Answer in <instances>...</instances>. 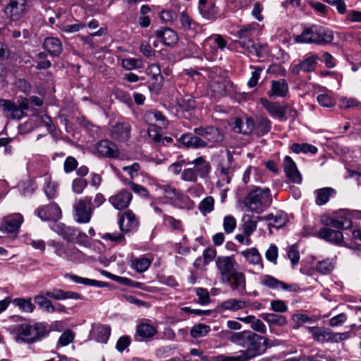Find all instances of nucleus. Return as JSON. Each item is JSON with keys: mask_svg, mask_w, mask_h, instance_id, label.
Segmentation results:
<instances>
[{"mask_svg": "<svg viewBox=\"0 0 361 361\" xmlns=\"http://www.w3.org/2000/svg\"><path fill=\"white\" fill-rule=\"evenodd\" d=\"M269 347V339L252 331L244 350L238 355H219L213 356L210 361H249L264 354Z\"/></svg>", "mask_w": 361, "mask_h": 361, "instance_id": "nucleus-1", "label": "nucleus"}, {"mask_svg": "<svg viewBox=\"0 0 361 361\" xmlns=\"http://www.w3.org/2000/svg\"><path fill=\"white\" fill-rule=\"evenodd\" d=\"M16 332L15 340L17 343L32 344L46 337L49 330L47 324L43 322L23 323L16 326Z\"/></svg>", "mask_w": 361, "mask_h": 361, "instance_id": "nucleus-2", "label": "nucleus"}, {"mask_svg": "<svg viewBox=\"0 0 361 361\" xmlns=\"http://www.w3.org/2000/svg\"><path fill=\"white\" fill-rule=\"evenodd\" d=\"M294 39L299 43L326 45L333 42L334 35V32L326 27L312 25L305 27L300 35L295 37Z\"/></svg>", "mask_w": 361, "mask_h": 361, "instance_id": "nucleus-3", "label": "nucleus"}, {"mask_svg": "<svg viewBox=\"0 0 361 361\" xmlns=\"http://www.w3.org/2000/svg\"><path fill=\"white\" fill-rule=\"evenodd\" d=\"M270 190L269 188H257L252 190L246 198V204L250 210L257 213L263 211L270 202Z\"/></svg>", "mask_w": 361, "mask_h": 361, "instance_id": "nucleus-4", "label": "nucleus"}, {"mask_svg": "<svg viewBox=\"0 0 361 361\" xmlns=\"http://www.w3.org/2000/svg\"><path fill=\"white\" fill-rule=\"evenodd\" d=\"M93 211L91 197L80 198L73 205V217L79 224H87L90 221Z\"/></svg>", "mask_w": 361, "mask_h": 361, "instance_id": "nucleus-5", "label": "nucleus"}, {"mask_svg": "<svg viewBox=\"0 0 361 361\" xmlns=\"http://www.w3.org/2000/svg\"><path fill=\"white\" fill-rule=\"evenodd\" d=\"M29 109V102L26 98H23L16 103L13 100H8L3 108V114L8 119L20 120L25 116V111Z\"/></svg>", "mask_w": 361, "mask_h": 361, "instance_id": "nucleus-6", "label": "nucleus"}, {"mask_svg": "<svg viewBox=\"0 0 361 361\" xmlns=\"http://www.w3.org/2000/svg\"><path fill=\"white\" fill-rule=\"evenodd\" d=\"M194 133L198 136L204 137L207 147H213L220 144L224 139L223 132L213 126H200L194 129Z\"/></svg>", "mask_w": 361, "mask_h": 361, "instance_id": "nucleus-7", "label": "nucleus"}, {"mask_svg": "<svg viewBox=\"0 0 361 361\" xmlns=\"http://www.w3.org/2000/svg\"><path fill=\"white\" fill-rule=\"evenodd\" d=\"M215 263L221 281H229V276L237 271L238 264L233 256H219Z\"/></svg>", "mask_w": 361, "mask_h": 361, "instance_id": "nucleus-8", "label": "nucleus"}, {"mask_svg": "<svg viewBox=\"0 0 361 361\" xmlns=\"http://www.w3.org/2000/svg\"><path fill=\"white\" fill-rule=\"evenodd\" d=\"M260 283L267 288L273 290H283L289 292H298L300 290L298 285L288 284L268 274L264 275L261 277Z\"/></svg>", "mask_w": 361, "mask_h": 361, "instance_id": "nucleus-9", "label": "nucleus"}, {"mask_svg": "<svg viewBox=\"0 0 361 361\" xmlns=\"http://www.w3.org/2000/svg\"><path fill=\"white\" fill-rule=\"evenodd\" d=\"M27 0H10L4 9L5 15L11 20L20 19L26 13Z\"/></svg>", "mask_w": 361, "mask_h": 361, "instance_id": "nucleus-10", "label": "nucleus"}, {"mask_svg": "<svg viewBox=\"0 0 361 361\" xmlns=\"http://www.w3.org/2000/svg\"><path fill=\"white\" fill-rule=\"evenodd\" d=\"M119 228L125 233L135 231L139 225L138 219L131 210H128L119 215Z\"/></svg>", "mask_w": 361, "mask_h": 361, "instance_id": "nucleus-11", "label": "nucleus"}, {"mask_svg": "<svg viewBox=\"0 0 361 361\" xmlns=\"http://www.w3.org/2000/svg\"><path fill=\"white\" fill-rule=\"evenodd\" d=\"M131 126L128 122H118L111 127V137L118 142H127L130 137Z\"/></svg>", "mask_w": 361, "mask_h": 361, "instance_id": "nucleus-12", "label": "nucleus"}, {"mask_svg": "<svg viewBox=\"0 0 361 361\" xmlns=\"http://www.w3.org/2000/svg\"><path fill=\"white\" fill-rule=\"evenodd\" d=\"M35 214L42 221H57L61 216V211L56 203H51L48 205L39 207L36 209Z\"/></svg>", "mask_w": 361, "mask_h": 361, "instance_id": "nucleus-13", "label": "nucleus"}, {"mask_svg": "<svg viewBox=\"0 0 361 361\" xmlns=\"http://www.w3.org/2000/svg\"><path fill=\"white\" fill-rule=\"evenodd\" d=\"M260 103L271 116L282 121L286 120V111L287 107L286 106H281L279 103L271 102L265 97L260 99Z\"/></svg>", "mask_w": 361, "mask_h": 361, "instance_id": "nucleus-14", "label": "nucleus"}, {"mask_svg": "<svg viewBox=\"0 0 361 361\" xmlns=\"http://www.w3.org/2000/svg\"><path fill=\"white\" fill-rule=\"evenodd\" d=\"M95 149L97 155L100 157L115 158L119 154L117 145L109 140L98 142L95 145Z\"/></svg>", "mask_w": 361, "mask_h": 361, "instance_id": "nucleus-15", "label": "nucleus"}, {"mask_svg": "<svg viewBox=\"0 0 361 361\" xmlns=\"http://www.w3.org/2000/svg\"><path fill=\"white\" fill-rule=\"evenodd\" d=\"M229 281H222L228 283L231 289L235 291L239 295H243L246 293V278L243 272L235 271L229 276Z\"/></svg>", "mask_w": 361, "mask_h": 361, "instance_id": "nucleus-16", "label": "nucleus"}, {"mask_svg": "<svg viewBox=\"0 0 361 361\" xmlns=\"http://www.w3.org/2000/svg\"><path fill=\"white\" fill-rule=\"evenodd\" d=\"M131 200L132 194L129 191L122 189L116 194L111 196L109 198V202L115 209L121 210L129 206Z\"/></svg>", "mask_w": 361, "mask_h": 361, "instance_id": "nucleus-17", "label": "nucleus"}, {"mask_svg": "<svg viewBox=\"0 0 361 361\" xmlns=\"http://www.w3.org/2000/svg\"><path fill=\"white\" fill-rule=\"evenodd\" d=\"M198 11L200 15L207 20H214L219 12L215 0H199Z\"/></svg>", "mask_w": 361, "mask_h": 361, "instance_id": "nucleus-18", "label": "nucleus"}, {"mask_svg": "<svg viewBox=\"0 0 361 361\" xmlns=\"http://www.w3.org/2000/svg\"><path fill=\"white\" fill-rule=\"evenodd\" d=\"M56 253L59 257L74 262H81L85 259L84 254L74 246L64 249L62 245H57Z\"/></svg>", "mask_w": 361, "mask_h": 361, "instance_id": "nucleus-19", "label": "nucleus"}, {"mask_svg": "<svg viewBox=\"0 0 361 361\" xmlns=\"http://www.w3.org/2000/svg\"><path fill=\"white\" fill-rule=\"evenodd\" d=\"M318 237L336 245H342L343 243L342 232L332 230L327 227H323L319 229Z\"/></svg>", "mask_w": 361, "mask_h": 361, "instance_id": "nucleus-20", "label": "nucleus"}, {"mask_svg": "<svg viewBox=\"0 0 361 361\" xmlns=\"http://www.w3.org/2000/svg\"><path fill=\"white\" fill-rule=\"evenodd\" d=\"M318 56L317 55H311L298 64L293 65L290 71L293 75H299L300 71L312 72L313 71L317 63Z\"/></svg>", "mask_w": 361, "mask_h": 361, "instance_id": "nucleus-21", "label": "nucleus"}, {"mask_svg": "<svg viewBox=\"0 0 361 361\" xmlns=\"http://www.w3.org/2000/svg\"><path fill=\"white\" fill-rule=\"evenodd\" d=\"M157 333V328L153 325L147 323H141L136 326L134 338L137 341H144L152 338Z\"/></svg>", "mask_w": 361, "mask_h": 361, "instance_id": "nucleus-22", "label": "nucleus"}, {"mask_svg": "<svg viewBox=\"0 0 361 361\" xmlns=\"http://www.w3.org/2000/svg\"><path fill=\"white\" fill-rule=\"evenodd\" d=\"M283 168L286 175L288 179H290L293 183H301V175L297 169L295 163L289 156H286L284 158Z\"/></svg>", "mask_w": 361, "mask_h": 361, "instance_id": "nucleus-23", "label": "nucleus"}, {"mask_svg": "<svg viewBox=\"0 0 361 361\" xmlns=\"http://www.w3.org/2000/svg\"><path fill=\"white\" fill-rule=\"evenodd\" d=\"M179 141L188 148H204L207 147V142L197 135L185 133L180 136Z\"/></svg>", "mask_w": 361, "mask_h": 361, "instance_id": "nucleus-24", "label": "nucleus"}, {"mask_svg": "<svg viewBox=\"0 0 361 361\" xmlns=\"http://www.w3.org/2000/svg\"><path fill=\"white\" fill-rule=\"evenodd\" d=\"M226 334L227 338L231 343L241 348H244L249 338L252 335V331L244 330L239 332L227 331Z\"/></svg>", "mask_w": 361, "mask_h": 361, "instance_id": "nucleus-25", "label": "nucleus"}, {"mask_svg": "<svg viewBox=\"0 0 361 361\" xmlns=\"http://www.w3.org/2000/svg\"><path fill=\"white\" fill-rule=\"evenodd\" d=\"M44 294H45V295L48 296L49 298L56 300H62L66 299H82V295L76 292L64 291L58 288H53L50 290H44Z\"/></svg>", "mask_w": 361, "mask_h": 361, "instance_id": "nucleus-26", "label": "nucleus"}, {"mask_svg": "<svg viewBox=\"0 0 361 361\" xmlns=\"http://www.w3.org/2000/svg\"><path fill=\"white\" fill-rule=\"evenodd\" d=\"M155 35L166 46H173L178 40L176 32L171 28L164 27L156 31Z\"/></svg>", "mask_w": 361, "mask_h": 361, "instance_id": "nucleus-27", "label": "nucleus"}, {"mask_svg": "<svg viewBox=\"0 0 361 361\" xmlns=\"http://www.w3.org/2000/svg\"><path fill=\"white\" fill-rule=\"evenodd\" d=\"M288 92V85L284 79L272 80L271 89L268 92L270 97H284Z\"/></svg>", "mask_w": 361, "mask_h": 361, "instance_id": "nucleus-28", "label": "nucleus"}, {"mask_svg": "<svg viewBox=\"0 0 361 361\" xmlns=\"http://www.w3.org/2000/svg\"><path fill=\"white\" fill-rule=\"evenodd\" d=\"M23 221V216L20 214L6 216L4 220V231L8 233H17Z\"/></svg>", "mask_w": 361, "mask_h": 361, "instance_id": "nucleus-29", "label": "nucleus"}, {"mask_svg": "<svg viewBox=\"0 0 361 361\" xmlns=\"http://www.w3.org/2000/svg\"><path fill=\"white\" fill-rule=\"evenodd\" d=\"M258 219L270 221L268 224L269 228L270 227L280 228L285 226L288 221L287 214L283 212L278 213L276 215L269 214L264 216L258 217Z\"/></svg>", "mask_w": 361, "mask_h": 361, "instance_id": "nucleus-30", "label": "nucleus"}, {"mask_svg": "<svg viewBox=\"0 0 361 361\" xmlns=\"http://www.w3.org/2000/svg\"><path fill=\"white\" fill-rule=\"evenodd\" d=\"M43 46L49 54L53 56H59L63 51L61 42L56 37H47Z\"/></svg>", "mask_w": 361, "mask_h": 361, "instance_id": "nucleus-31", "label": "nucleus"}, {"mask_svg": "<svg viewBox=\"0 0 361 361\" xmlns=\"http://www.w3.org/2000/svg\"><path fill=\"white\" fill-rule=\"evenodd\" d=\"M309 332L317 342L324 343L332 341L333 332H331L329 329L313 326L309 328Z\"/></svg>", "mask_w": 361, "mask_h": 361, "instance_id": "nucleus-32", "label": "nucleus"}, {"mask_svg": "<svg viewBox=\"0 0 361 361\" xmlns=\"http://www.w3.org/2000/svg\"><path fill=\"white\" fill-rule=\"evenodd\" d=\"M187 164L194 165V168L197 171V175L202 178L207 177L211 171L210 164L202 157H199L193 161L188 162Z\"/></svg>", "mask_w": 361, "mask_h": 361, "instance_id": "nucleus-33", "label": "nucleus"}, {"mask_svg": "<svg viewBox=\"0 0 361 361\" xmlns=\"http://www.w3.org/2000/svg\"><path fill=\"white\" fill-rule=\"evenodd\" d=\"M316 195L315 203L318 206L326 204L330 197L336 194V190L330 187L322 188L314 191Z\"/></svg>", "mask_w": 361, "mask_h": 361, "instance_id": "nucleus-34", "label": "nucleus"}, {"mask_svg": "<svg viewBox=\"0 0 361 361\" xmlns=\"http://www.w3.org/2000/svg\"><path fill=\"white\" fill-rule=\"evenodd\" d=\"M247 306V304L244 300L235 298H230L222 302L219 305V308L222 310H229L235 312L240 310H243Z\"/></svg>", "mask_w": 361, "mask_h": 361, "instance_id": "nucleus-35", "label": "nucleus"}, {"mask_svg": "<svg viewBox=\"0 0 361 361\" xmlns=\"http://www.w3.org/2000/svg\"><path fill=\"white\" fill-rule=\"evenodd\" d=\"M239 44L241 47L248 50L250 54H252L259 58L264 56L263 50L267 47L263 44H255L252 39L243 40L239 42Z\"/></svg>", "mask_w": 361, "mask_h": 361, "instance_id": "nucleus-36", "label": "nucleus"}, {"mask_svg": "<svg viewBox=\"0 0 361 361\" xmlns=\"http://www.w3.org/2000/svg\"><path fill=\"white\" fill-rule=\"evenodd\" d=\"M241 255L245 258L246 261L253 265L260 264L261 267H263L262 264V258L259 251L255 247L248 248L243 252Z\"/></svg>", "mask_w": 361, "mask_h": 361, "instance_id": "nucleus-37", "label": "nucleus"}, {"mask_svg": "<svg viewBox=\"0 0 361 361\" xmlns=\"http://www.w3.org/2000/svg\"><path fill=\"white\" fill-rule=\"evenodd\" d=\"M111 334V328L108 325H99L92 331V336L99 343H106Z\"/></svg>", "mask_w": 361, "mask_h": 361, "instance_id": "nucleus-38", "label": "nucleus"}, {"mask_svg": "<svg viewBox=\"0 0 361 361\" xmlns=\"http://www.w3.org/2000/svg\"><path fill=\"white\" fill-rule=\"evenodd\" d=\"M55 231L69 242H74L78 232V229L67 226L63 224H57Z\"/></svg>", "mask_w": 361, "mask_h": 361, "instance_id": "nucleus-39", "label": "nucleus"}, {"mask_svg": "<svg viewBox=\"0 0 361 361\" xmlns=\"http://www.w3.org/2000/svg\"><path fill=\"white\" fill-rule=\"evenodd\" d=\"M48 296L44 294L42 291L40 294H38L34 297V301L38 305L39 308L42 311L51 314L53 313V302L48 299Z\"/></svg>", "mask_w": 361, "mask_h": 361, "instance_id": "nucleus-40", "label": "nucleus"}, {"mask_svg": "<svg viewBox=\"0 0 361 361\" xmlns=\"http://www.w3.org/2000/svg\"><path fill=\"white\" fill-rule=\"evenodd\" d=\"M258 26L259 25L257 23L242 25L236 33V36L240 39V42L251 39L250 37L253 35Z\"/></svg>", "mask_w": 361, "mask_h": 361, "instance_id": "nucleus-41", "label": "nucleus"}, {"mask_svg": "<svg viewBox=\"0 0 361 361\" xmlns=\"http://www.w3.org/2000/svg\"><path fill=\"white\" fill-rule=\"evenodd\" d=\"M260 317L269 325H276L283 326L287 324L286 318L281 314H277L275 313H262Z\"/></svg>", "mask_w": 361, "mask_h": 361, "instance_id": "nucleus-42", "label": "nucleus"}, {"mask_svg": "<svg viewBox=\"0 0 361 361\" xmlns=\"http://www.w3.org/2000/svg\"><path fill=\"white\" fill-rule=\"evenodd\" d=\"M144 119L149 125H154V122H160L161 126L165 128L168 124L166 117L158 111L146 112L144 115Z\"/></svg>", "mask_w": 361, "mask_h": 361, "instance_id": "nucleus-43", "label": "nucleus"}, {"mask_svg": "<svg viewBox=\"0 0 361 361\" xmlns=\"http://www.w3.org/2000/svg\"><path fill=\"white\" fill-rule=\"evenodd\" d=\"M64 277L66 279H68L71 280L72 281L79 283V284H83L85 286H98V287H102L104 286L103 282L98 281L93 279H90L87 278H82L80 276H78L75 274L67 273L64 275Z\"/></svg>", "mask_w": 361, "mask_h": 361, "instance_id": "nucleus-44", "label": "nucleus"}, {"mask_svg": "<svg viewBox=\"0 0 361 361\" xmlns=\"http://www.w3.org/2000/svg\"><path fill=\"white\" fill-rule=\"evenodd\" d=\"M152 262L147 257H134L130 260L131 267L139 273L148 269Z\"/></svg>", "mask_w": 361, "mask_h": 361, "instance_id": "nucleus-45", "label": "nucleus"}, {"mask_svg": "<svg viewBox=\"0 0 361 361\" xmlns=\"http://www.w3.org/2000/svg\"><path fill=\"white\" fill-rule=\"evenodd\" d=\"M352 226L353 222L348 216L345 215L334 216L332 227L340 230H347L350 228Z\"/></svg>", "mask_w": 361, "mask_h": 361, "instance_id": "nucleus-46", "label": "nucleus"}, {"mask_svg": "<svg viewBox=\"0 0 361 361\" xmlns=\"http://www.w3.org/2000/svg\"><path fill=\"white\" fill-rule=\"evenodd\" d=\"M271 122L267 117H259L257 120L255 130L259 136L267 134L271 129Z\"/></svg>", "mask_w": 361, "mask_h": 361, "instance_id": "nucleus-47", "label": "nucleus"}, {"mask_svg": "<svg viewBox=\"0 0 361 361\" xmlns=\"http://www.w3.org/2000/svg\"><path fill=\"white\" fill-rule=\"evenodd\" d=\"M12 302L24 312L31 313L35 310V305L32 303L31 298L27 299L18 298L14 299Z\"/></svg>", "mask_w": 361, "mask_h": 361, "instance_id": "nucleus-48", "label": "nucleus"}, {"mask_svg": "<svg viewBox=\"0 0 361 361\" xmlns=\"http://www.w3.org/2000/svg\"><path fill=\"white\" fill-rule=\"evenodd\" d=\"M198 209L203 215L211 213L214 209V199L212 196L204 198L198 205Z\"/></svg>", "mask_w": 361, "mask_h": 361, "instance_id": "nucleus-49", "label": "nucleus"}, {"mask_svg": "<svg viewBox=\"0 0 361 361\" xmlns=\"http://www.w3.org/2000/svg\"><path fill=\"white\" fill-rule=\"evenodd\" d=\"M211 328L209 326L204 324H198L192 327L190 334L193 338H199L205 336L209 331Z\"/></svg>", "mask_w": 361, "mask_h": 361, "instance_id": "nucleus-50", "label": "nucleus"}, {"mask_svg": "<svg viewBox=\"0 0 361 361\" xmlns=\"http://www.w3.org/2000/svg\"><path fill=\"white\" fill-rule=\"evenodd\" d=\"M220 179L217 181L218 187H223L224 184H228L233 176V170L229 167H221L219 170Z\"/></svg>", "mask_w": 361, "mask_h": 361, "instance_id": "nucleus-51", "label": "nucleus"}, {"mask_svg": "<svg viewBox=\"0 0 361 361\" xmlns=\"http://www.w3.org/2000/svg\"><path fill=\"white\" fill-rule=\"evenodd\" d=\"M159 188L163 192L165 197L170 200H177L181 197L180 193L175 188L169 185H159Z\"/></svg>", "mask_w": 361, "mask_h": 361, "instance_id": "nucleus-52", "label": "nucleus"}, {"mask_svg": "<svg viewBox=\"0 0 361 361\" xmlns=\"http://www.w3.org/2000/svg\"><path fill=\"white\" fill-rule=\"evenodd\" d=\"M242 225L243 234L246 236H250L257 228V221L252 219L249 216H245L243 219Z\"/></svg>", "mask_w": 361, "mask_h": 361, "instance_id": "nucleus-53", "label": "nucleus"}, {"mask_svg": "<svg viewBox=\"0 0 361 361\" xmlns=\"http://www.w3.org/2000/svg\"><path fill=\"white\" fill-rule=\"evenodd\" d=\"M334 269V264L332 259H326L317 262L316 269L322 274H330Z\"/></svg>", "mask_w": 361, "mask_h": 361, "instance_id": "nucleus-54", "label": "nucleus"}, {"mask_svg": "<svg viewBox=\"0 0 361 361\" xmlns=\"http://www.w3.org/2000/svg\"><path fill=\"white\" fill-rule=\"evenodd\" d=\"M339 106L341 109H350L357 108L361 109V102L355 98L343 97L339 99Z\"/></svg>", "mask_w": 361, "mask_h": 361, "instance_id": "nucleus-55", "label": "nucleus"}, {"mask_svg": "<svg viewBox=\"0 0 361 361\" xmlns=\"http://www.w3.org/2000/svg\"><path fill=\"white\" fill-rule=\"evenodd\" d=\"M178 104L182 110L186 111L193 109L195 107V100L190 96H186L184 98L180 99L178 101Z\"/></svg>", "mask_w": 361, "mask_h": 361, "instance_id": "nucleus-56", "label": "nucleus"}, {"mask_svg": "<svg viewBox=\"0 0 361 361\" xmlns=\"http://www.w3.org/2000/svg\"><path fill=\"white\" fill-rule=\"evenodd\" d=\"M250 68L252 70H253V71L252 72L251 78H250V80L247 82V85L250 87L253 88L258 83V80L260 78V75L262 71V68L259 66H251Z\"/></svg>", "mask_w": 361, "mask_h": 361, "instance_id": "nucleus-57", "label": "nucleus"}, {"mask_svg": "<svg viewBox=\"0 0 361 361\" xmlns=\"http://www.w3.org/2000/svg\"><path fill=\"white\" fill-rule=\"evenodd\" d=\"M87 186V181L82 178H75L72 183L73 191L78 195L81 194Z\"/></svg>", "mask_w": 361, "mask_h": 361, "instance_id": "nucleus-58", "label": "nucleus"}, {"mask_svg": "<svg viewBox=\"0 0 361 361\" xmlns=\"http://www.w3.org/2000/svg\"><path fill=\"white\" fill-rule=\"evenodd\" d=\"M197 173L195 168H188L183 171L181 178L184 181L195 183L197 180Z\"/></svg>", "mask_w": 361, "mask_h": 361, "instance_id": "nucleus-59", "label": "nucleus"}, {"mask_svg": "<svg viewBox=\"0 0 361 361\" xmlns=\"http://www.w3.org/2000/svg\"><path fill=\"white\" fill-rule=\"evenodd\" d=\"M122 66L126 70L140 68L142 66V61L134 58L125 59L122 61Z\"/></svg>", "mask_w": 361, "mask_h": 361, "instance_id": "nucleus-60", "label": "nucleus"}, {"mask_svg": "<svg viewBox=\"0 0 361 361\" xmlns=\"http://www.w3.org/2000/svg\"><path fill=\"white\" fill-rule=\"evenodd\" d=\"M287 255L293 266L297 264L300 259V253L295 245H291L287 248Z\"/></svg>", "mask_w": 361, "mask_h": 361, "instance_id": "nucleus-61", "label": "nucleus"}, {"mask_svg": "<svg viewBox=\"0 0 361 361\" xmlns=\"http://www.w3.org/2000/svg\"><path fill=\"white\" fill-rule=\"evenodd\" d=\"M74 339V334L71 330L65 331L60 336L58 344L60 346H66L72 343Z\"/></svg>", "mask_w": 361, "mask_h": 361, "instance_id": "nucleus-62", "label": "nucleus"}, {"mask_svg": "<svg viewBox=\"0 0 361 361\" xmlns=\"http://www.w3.org/2000/svg\"><path fill=\"white\" fill-rule=\"evenodd\" d=\"M270 308L276 312L283 313L287 312L288 307L286 302L281 300H274L270 303Z\"/></svg>", "mask_w": 361, "mask_h": 361, "instance_id": "nucleus-63", "label": "nucleus"}, {"mask_svg": "<svg viewBox=\"0 0 361 361\" xmlns=\"http://www.w3.org/2000/svg\"><path fill=\"white\" fill-rule=\"evenodd\" d=\"M318 103L324 107H331L335 104V100L327 94H320L317 96Z\"/></svg>", "mask_w": 361, "mask_h": 361, "instance_id": "nucleus-64", "label": "nucleus"}]
</instances>
